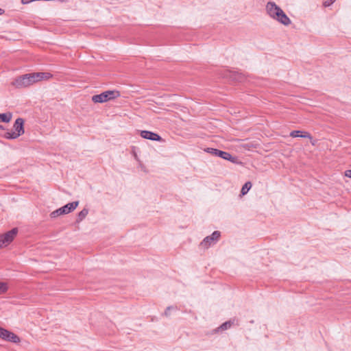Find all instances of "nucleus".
Wrapping results in <instances>:
<instances>
[{"instance_id":"obj_1","label":"nucleus","mask_w":351,"mask_h":351,"mask_svg":"<svg viewBox=\"0 0 351 351\" xmlns=\"http://www.w3.org/2000/svg\"><path fill=\"white\" fill-rule=\"evenodd\" d=\"M267 14L274 20L287 26L291 23V19L284 11L273 1H269L266 5Z\"/></svg>"},{"instance_id":"obj_2","label":"nucleus","mask_w":351,"mask_h":351,"mask_svg":"<svg viewBox=\"0 0 351 351\" xmlns=\"http://www.w3.org/2000/svg\"><path fill=\"white\" fill-rule=\"evenodd\" d=\"M24 120L22 118H18L14 125V130L8 131L4 134V137L7 139H15L23 135L25 132Z\"/></svg>"},{"instance_id":"obj_3","label":"nucleus","mask_w":351,"mask_h":351,"mask_svg":"<svg viewBox=\"0 0 351 351\" xmlns=\"http://www.w3.org/2000/svg\"><path fill=\"white\" fill-rule=\"evenodd\" d=\"M36 83L33 75L32 73H27L23 75H21L16 78L14 81L12 82V85L14 86L17 88H26L32 85L33 84Z\"/></svg>"},{"instance_id":"obj_4","label":"nucleus","mask_w":351,"mask_h":351,"mask_svg":"<svg viewBox=\"0 0 351 351\" xmlns=\"http://www.w3.org/2000/svg\"><path fill=\"white\" fill-rule=\"evenodd\" d=\"M120 95V92L118 90H107L101 94L93 95L92 101L94 103H104L118 98Z\"/></svg>"},{"instance_id":"obj_5","label":"nucleus","mask_w":351,"mask_h":351,"mask_svg":"<svg viewBox=\"0 0 351 351\" xmlns=\"http://www.w3.org/2000/svg\"><path fill=\"white\" fill-rule=\"evenodd\" d=\"M205 151L207 153L212 154L213 156L220 157L224 160L230 161L234 164H241V162L238 160L237 157L232 156L228 152L210 147L206 148Z\"/></svg>"},{"instance_id":"obj_6","label":"nucleus","mask_w":351,"mask_h":351,"mask_svg":"<svg viewBox=\"0 0 351 351\" xmlns=\"http://www.w3.org/2000/svg\"><path fill=\"white\" fill-rule=\"evenodd\" d=\"M18 229L14 228L5 234H0V248L8 246L15 238Z\"/></svg>"},{"instance_id":"obj_7","label":"nucleus","mask_w":351,"mask_h":351,"mask_svg":"<svg viewBox=\"0 0 351 351\" xmlns=\"http://www.w3.org/2000/svg\"><path fill=\"white\" fill-rule=\"evenodd\" d=\"M78 204H79L78 201L69 203V204H66L65 206H62V208H58L55 211H53L51 213V217H56L60 215L68 214V213H71V211L74 210L76 208V207L78 206Z\"/></svg>"},{"instance_id":"obj_8","label":"nucleus","mask_w":351,"mask_h":351,"mask_svg":"<svg viewBox=\"0 0 351 351\" xmlns=\"http://www.w3.org/2000/svg\"><path fill=\"white\" fill-rule=\"evenodd\" d=\"M221 237L219 231H214L210 236H208L201 242L200 246L203 248H208L212 244L215 243Z\"/></svg>"},{"instance_id":"obj_9","label":"nucleus","mask_w":351,"mask_h":351,"mask_svg":"<svg viewBox=\"0 0 351 351\" xmlns=\"http://www.w3.org/2000/svg\"><path fill=\"white\" fill-rule=\"evenodd\" d=\"M141 136L143 138L154 141H160L162 140L158 134L147 130H142L141 132Z\"/></svg>"},{"instance_id":"obj_10","label":"nucleus","mask_w":351,"mask_h":351,"mask_svg":"<svg viewBox=\"0 0 351 351\" xmlns=\"http://www.w3.org/2000/svg\"><path fill=\"white\" fill-rule=\"evenodd\" d=\"M36 82H40L43 80H49L52 77V75L47 72H38L33 73Z\"/></svg>"},{"instance_id":"obj_11","label":"nucleus","mask_w":351,"mask_h":351,"mask_svg":"<svg viewBox=\"0 0 351 351\" xmlns=\"http://www.w3.org/2000/svg\"><path fill=\"white\" fill-rule=\"evenodd\" d=\"M290 136H291L293 138L302 137V138H307L309 139H312V136L308 132H302L300 130H293V131L291 132Z\"/></svg>"},{"instance_id":"obj_12","label":"nucleus","mask_w":351,"mask_h":351,"mask_svg":"<svg viewBox=\"0 0 351 351\" xmlns=\"http://www.w3.org/2000/svg\"><path fill=\"white\" fill-rule=\"evenodd\" d=\"M5 341L17 343L21 341V339L16 334L10 331Z\"/></svg>"},{"instance_id":"obj_13","label":"nucleus","mask_w":351,"mask_h":351,"mask_svg":"<svg viewBox=\"0 0 351 351\" xmlns=\"http://www.w3.org/2000/svg\"><path fill=\"white\" fill-rule=\"evenodd\" d=\"M12 114L11 112H6L0 114V122L8 123L11 121Z\"/></svg>"},{"instance_id":"obj_14","label":"nucleus","mask_w":351,"mask_h":351,"mask_svg":"<svg viewBox=\"0 0 351 351\" xmlns=\"http://www.w3.org/2000/svg\"><path fill=\"white\" fill-rule=\"evenodd\" d=\"M88 210L87 208H83L77 215V222L82 221L88 215Z\"/></svg>"},{"instance_id":"obj_15","label":"nucleus","mask_w":351,"mask_h":351,"mask_svg":"<svg viewBox=\"0 0 351 351\" xmlns=\"http://www.w3.org/2000/svg\"><path fill=\"white\" fill-rule=\"evenodd\" d=\"M251 187L252 183L250 182H247L241 189V193H242V195H245L251 189Z\"/></svg>"},{"instance_id":"obj_16","label":"nucleus","mask_w":351,"mask_h":351,"mask_svg":"<svg viewBox=\"0 0 351 351\" xmlns=\"http://www.w3.org/2000/svg\"><path fill=\"white\" fill-rule=\"evenodd\" d=\"M232 324V322L231 321H228V322H224L223 324H222L219 328L217 330H227L228 328H230L231 327Z\"/></svg>"},{"instance_id":"obj_17","label":"nucleus","mask_w":351,"mask_h":351,"mask_svg":"<svg viewBox=\"0 0 351 351\" xmlns=\"http://www.w3.org/2000/svg\"><path fill=\"white\" fill-rule=\"evenodd\" d=\"M10 332V330L0 327V338L5 340Z\"/></svg>"},{"instance_id":"obj_18","label":"nucleus","mask_w":351,"mask_h":351,"mask_svg":"<svg viewBox=\"0 0 351 351\" xmlns=\"http://www.w3.org/2000/svg\"><path fill=\"white\" fill-rule=\"evenodd\" d=\"M8 290V285L6 283L0 282V294L4 293Z\"/></svg>"},{"instance_id":"obj_19","label":"nucleus","mask_w":351,"mask_h":351,"mask_svg":"<svg viewBox=\"0 0 351 351\" xmlns=\"http://www.w3.org/2000/svg\"><path fill=\"white\" fill-rule=\"evenodd\" d=\"M336 0H326L323 2V5L324 7H328L332 5Z\"/></svg>"},{"instance_id":"obj_20","label":"nucleus","mask_w":351,"mask_h":351,"mask_svg":"<svg viewBox=\"0 0 351 351\" xmlns=\"http://www.w3.org/2000/svg\"><path fill=\"white\" fill-rule=\"evenodd\" d=\"M176 307H174V306H168V307L166 308V310H165V313H164V315H165V316H167V317L169 316V315H170V313H169V311H170L171 309H176Z\"/></svg>"},{"instance_id":"obj_21","label":"nucleus","mask_w":351,"mask_h":351,"mask_svg":"<svg viewBox=\"0 0 351 351\" xmlns=\"http://www.w3.org/2000/svg\"><path fill=\"white\" fill-rule=\"evenodd\" d=\"M345 176L351 178V169L346 171Z\"/></svg>"},{"instance_id":"obj_22","label":"nucleus","mask_w":351,"mask_h":351,"mask_svg":"<svg viewBox=\"0 0 351 351\" xmlns=\"http://www.w3.org/2000/svg\"><path fill=\"white\" fill-rule=\"evenodd\" d=\"M32 0H21V3L23 4H27V3H29L32 2Z\"/></svg>"},{"instance_id":"obj_23","label":"nucleus","mask_w":351,"mask_h":351,"mask_svg":"<svg viewBox=\"0 0 351 351\" xmlns=\"http://www.w3.org/2000/svg\"><path fill=\"white\" fill-rule=\"evenodd\" d=\"M310 140H311V144H312L313 145H315V143H316V141H315V140H313V138H312V139H310Z\"/></svg>"},{"instance_id":"obj_24","label":"nucleus","mask_w":351,"mask_h":351,"mask_svg":"<svg viewBox=\"0 0 351 351\" xmlns=\"http://www.w3.org/2000/svg\"><path fill=\"white\" fill-rule=\"evenodd\" d=\"M4 12L3 10L0 8V15H1Z\"/></svg>"}]
</instances>
